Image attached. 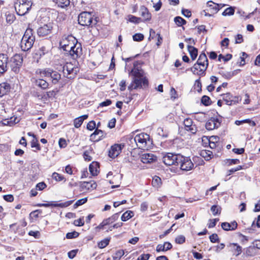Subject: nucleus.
<instances>
[{
  "label": "nucleus",
  "instance_id": "f257e3e1",
  "mask_svg": "<svg viewBox=\"0 0 260 260\" xmlns=\"http://www.w3.org/2000/svg\"><path fill=\"white\" fill-rule=\"evenodd\" d=\"M136 63H134V69L131 71L130 73L133 76V79L131 84L128 86L130 91L138 88H145L148 85L147 79L144 77V72L141 70L135 68Z\"/></svg>",
  "mask_w": 260,
  "mask_h": 260
},
{
  "label": "nucleus",
  "instance_id": "f03ea898",
  "mask_svg": "<svg viewBox=\"0 0 260 260\" xmlns=\"http://www.w3.org/2000/svg\"><path fill=\"white\" fill-rule=\"evenodd\" d=\"M35 41V37L33 34V30L29 28H27L21 40V50L23 51H27L30 50L33 46Z\"/></svg>",
  "mask_w": 260,
  "mask_h": 260
},
{
  "label": "nucleus",
  "instance_id": "7ed1b4c3",
  "mask_svg": "<svg viewBox=\"0 0 260 260\" xmlns=\"http://www.w3.org/2000/svg\"><path fill=\"white\" fill-rule=\"evenodd\" d=\"M162 161L166 166L174 165L178 166V160L182 158V155L180 153L162 152Z\"/></svg>",
  "mask_w": 260,
  "mask_h": 260
},
{
  "label": "nucleus",
  "instance_id": "20e7f679",
  "mask_svg": "<svg viewBox=\"0 0 260 260\" xmlns=\"http://www.w3.org/2000/svg\"><path fill=\"white\" fill-rule=\"evenodd\" d=\"M32 3L29 0H17L15 3V9L17 14L24 15L30 9Z\"/></svg>",
  "mask_w": 260,
  "mask_h": 260
},
{
  "label": "nucleus",
  "instance_id": "39448f33",
  "mask_svg": "<svg viewBox=\"0 0 260 260\" xmlns=\"http://www.w3.org/2000/svg\"><path fill=\"white\" fill-rule=\"evenodd\" d=\"M37 74H40L41 77H50L52 83L56 84L61 79V75L57 72L53 71V70L47 68L44 70H39L36 71Z\"/></svg>",
  "mask_w": 260,
  "mask_h": 260
},
{
  "label": "nucleus",
  "instance_id": "423d86ee",
  "mask_svg": "<svg viewBox=\"0 0 260 260\" xmlns=\"http://www.w3.org/2000/svg\"><path fill=\"white\" fill-rule=\"evenodd\" d=\"M79 24L83 26H90L92 24L95 25L98 21L96 18L93 21L92 15L91 13L87 12H83L80 14L78 16Z\"/></svg>",
  "mask_w": 260,
  "mask_h": 260
},
{
  "label": "nucleus",
  "instance_id": "0eeeda50",
  "mask_svg": "<svg viewBox=\"0 0 260 260\" xmlns=\"http://www.w3.org/2000/svg\"><path fill=\"white\" fill-rule=\"evenodd\" d=\"M178 162V166H180V169L182 171H188L194 168V164L189 156L182 155V158H180Z\"/></svg>",
  "mask_w": 260,
  "mask_h": 260
},
{
  "label": "nucleus",
  "instance_id": "6e6552de",
  "mask_svg": "<svg viewBox=\"0 0 260 260\" xmlns=\"http://www.w3.org/2000/svg\"><path fill=\"white\" fill-rule=\"evenodd\" d=\"M23 58L22 56L16 54L11 58V68L12 70L15 73H18L20 70V68L22 65Z\"/></svg>",
  "mask_w": 260,
  "mask_h": 260
},
{
  "label": "nucleus",
  "instance_id": "1a4fd4ad",
  "mask_svg": "<svg viewBox=\"0 0 260 260\" xmlns=\"http://www.w3.org/2000/svg\"><path fill=\"white\" fill-rule=\"evenodd\" d=\"M197 63L202 67V68L200 69L199 72H197V75L199 76H204L205 74V72L208 66V59L205 53H202L200 55Z\"/></svg>",
  "mask_w": 260,
  "mask_h": 260
},
{
  "label": "nucleus",
  "instance_id": "9d476101",
  "mask_svg": "<svg viewBox=\"0 0 260 260\" xmlns=\"http://www.w3.org/2000/svg\"><path fill=\"white\" fill-rule=\"evenodd\" d=\"M69 54L73 59H76L82 54V48L80 43L74 44L68 50L67 54Z\"/></svg>",
  "mask_w": 260,
  "mask_h": 260
},
{
  "label": "nucleus",
  "instance_id": "9b49d317",
  "mask_svg": "<svg viewBox=\"0 0 260 260\" xmlns=\"http://www.w3.org/2000/svg\"><path fill=\"white\" fill-rule=\"evenodd\" d=\"M124 146V143L115 144L111 146L109 151V156L112 158L117 157L120 154Z\"/></svg>",
  "mask_w": 260,
  "mask_h": 260
},
{
  "label": "nucleus",
  "instance_id": "f8f14e48",
  "mask_svg": "<svg viewBox=\"0 0 260 260\" xmlns=\"http://www.w3.org/2000/svg\"><path fill=\"white\" fill-rule=\"evenodd\" d=\"M75 41L77 42L75 38L72 36H70L61 40L60 42V46L63 50L67 52L68 50H69L70 48L74 44Z\"/></svg>",
  "mask_w": 260,
  "mask_h": 260
},
{
  "label": "nucleus",
  "instance_id": "ddd939ff",
  "mask_svg": "<svg viewBox=\"0 0 260 260\" xmlns=\"http://www.w3.org/2000/svg\"><path fill=\"white\" fill-rule=\"evenodd\" d=\"M53 28V25L51 23L44 24L43 26L40 27L37 30L38 35L40 37H45L51 33Z\"/></svg>",
  "mask_w": 260,
  "mask_h": 260
},
{
  "label": "nucleus",
  "instance_id": "4468645a",
  "mask_svg": "<svg viewBox=\"0 0 260 260\" xmlns=\"http://www.w3.org/2000/svg\"><path fill=\"white\" fill-rule=\"evenodd\" d=\"M141 161L144 164H150L157 161V157L152 153H144L140 156Z\"/></svg>",
  "mask_w": 260,
  "mask_h": 260
},
{
  "label": "nucleus",
  "instance_id": "2eb2a0df",
  "mask_svg": "<svg viewBox=\"0 0 260 260\" xmlns=\"http://www.w3.org/2000/svg\"><path fill=\"white\" fill-rule=\"evenodd\" d=\"M8 57L7 54H0V74H4L7 71Z\"/></svg>",
  "mask_w": 260,
  "mask_h": 260
},
{
  "label": "nucleus",
  "instance_id": "dca6fc26",
  "mask_svg": "<svg viewBox=\"0 0 260 260\" xmlns=\"http://www.w3.org/2000/svg\"><path fill=\"white\" fill-rule=\"evenodd\" d=\"M74 201V200H71L61 203H55L54 202H51L48 203H43V206L45 207H54L65 208L70 206Z\"/></svg>",
  "mask_w": 260,
  "mask_h": 260
},
{
  "label": "nucleus",
  "instance_id": "f3484780",
  "mask_svg": "<svg viewBox=\"0 0 260 260\" xmlns=\"http://www.w3.org/2000/svg\"><path fill=\"white\" fill-rule=\"evenodd\" d=\"M140 15L142 16V22L149 21L151 19V14L148 9L144 6H141L140 8Z\"/></svg>",
  "mask_w": 260,
  "mask_h": 260
},
{
  "label": "nucleus",
  "instance_id": "a211bd4d",
  "mask_svg": "<svg viewBox=\"0 0 260 260\" xmlns=\"http://www.w3.org/2000/svg\"><path fill=\"white\" fill-rule=\"evenodd\" d=\"M61 68L64 75L66 74V72H67V75L71 74L72 73L76 74L77 72L78 71V68H74L73 67V64L71 63H67L65 65L62 67Z\"/></svg>",
  "mask_w": 260,
  "mask_h": 260
},
{
  "label": "nucleus",
  "instance_id": "6ab92c4d",
  "mask_svg": "<svg viewBox=\"0 0 260 260\" xmlns=\"http://www.w3.org/2000/svg\"><path fill=\"white\" fill-rule=\"evenodd\" d=\"M221 228L225 231H234L237 229L238 223L235 220L231 223L224 222L221 223Z\"/></svg>",
  "mask_w": 260,
  "mask_h": 260
},
{
  "label": "nucleus",
  "instance_id": "aec40b11",
  "mask_svg": "<svg viewBox=\"0 0 260 260\" xmlns=\"http://www.w3.org/2000/svg\"><path fill=\"white\" fill-rule=\"evenodd\" d=\"M32 81L35 86L42 89H46L48 88L49 83L42 78H33Z\"/></svg>",
  "mask_w": 260,
  "mask_h": 260
},
{
  "label": "nucleus",
  "instance_id": "412c9836",
  "mask_svg": "<svg viewBox=\"0 0 260 260\" xmlns=\"http://www.w3.org/2000/svg\"><path fill=\"white\" fill-rule=\"evenodd\" d=\"M220 125V122L218 119H213L209 120L206 124L207 130H213L218 128Z\"/></svg>",
  "mask_w": 260,
  "mask_h": 260
},
{
  "label": "nucleus",
  "instance_id": "4be33fe9",
  "mask_svg": "<svg viewBox=\"0 0 260 260\" xmlns=\"http://www.w3.org/2000/svg\"><path fill=\"white\" fill-rule=\"evenodd\" d=\"M105 137L104 131H94L90 136V140L93 142H97Z\"/></svg>",
  "mask_w": 260,
  "mask_h": 260
},
{
  "label": "nucleus",
  "instance_id": "5701e85b",
  "mask_svg": "<svg viewBox=\"0 0 260 260\" xmlns=\"http://www.w3.org/2000/svg\"><path fill=\"white\" fill-rule=\"evenodd\" d=\"M228 247L231 248V251L236 256H239L242 252V247L236 243H230Z\"/></svg>",
  "mask_w": 260,
  "mask_h": 260
},
{
  "label": "nucleus",
  "instance_id": "b1692460",
  "mask_svg": "<svg viewBox=\"0 0 260 260\" xmlns=\"http://www.w3.org/2000/svg\"><path fill=\"white\" fill-rule=\"evenodd\" d=\"M80 187L82 189H86L87 190H90V189H96L97 184L96 182L93 181L91 180L89 182L87 181H84V182H80Z\"/></svg>",
  "mask_w": 260,
  "mask_h": 260
},
{
  "label": "nucleus",
  "instance_id": "393cba45",
  "mask_svg": "<svg viewBox=\"0 0 260 260\" xmlns=\"http://www.w3.org/2000/svg\"><path fill=\"white\" fill-rule=\"evenodd\" d=\"M100 168V163L97 161H92L89 166V171L90 174L93 176H97L99 173L98 168Z\"/></svg>",
  "mask_w": 260,
  "mask_h": 260
},
{
  "label": "nucleus",
  "instance_id": "a878e982",
  "mask_svg": "<svg viewBox=\"0 0 260 260\" xmlns=\"http://www.w3.org/2000/svg\"><path fill=\"white\" fill-rule=\"evenodd\" d=\"M173 246L169 242H165L164 244H158L156 248V251L157 252L160 251H166L172 248Z\"/></svg>",
  "mask_w": 260,
  "mask_h": 260
},
{
  "label": "nucleus",
  "instance_id": "bb28decb",
  "mask_svg": "<svg viewBox=\"0 0 260 260\" xmlns=\"http://www.w3.org/2000/svg\"><path fill=\"white\" fill-rule=\"evenodd\" d=\"M149 138V135L147 134L142 133L137 135L134 138V141L136 144L137 142L143 144L146 143L147 139Z\"/></svg>",
  "mask_w": 260,
  "mask_h": 260
},
{
  "label": "nucleus",
  "instance_id": "cd10ccee",
  "mask_svg": "<svg viewBox=\"0 0 260 260\" xmlns=\"http://www.w3.org/2000/svg\"><path fill=\"white\" fill-rule=\"evenodd\" d=\"M10 85L6 82L0 84V96L7 94L10 90Z\"/></svg>",
  "mask_w": 260,
  "mask_h": 260
},
{
  "label": "nucleus",
  "instance_id": "c85d7f7f",
  "mask_svg": "<svg viewBox=\"0 0 260 260\" xmlns=\"http://www.w3.org/2000/svg\"><path fill=\"white\" fill-rule=\"evenodd\" d=\"M51 49V46L49 44H46L41 46L37 51V54L42 57L48 53Z\"/></svg>",
  "mask_w": 260,
  "mask_h": 260
},
{
  "label": "nucleus",
  "instance_id": "c756f323",
  "mask_svg": "<svg viewBox=\"0 0 260 260\" xmlns=\"http://www.w3.org/2000/svg\"><path fill=\"white\" fill-rule=\"evenodd\" d=\"M244 254L246 256L252 257L256 254V248L254 245L249 246L244 249Z\"/></svg>",
  "mask_w": 260,
  "mask_h": 260
},
{
  "label": "nucleus",
  "instance_id": "7c9ffc66",
  "mask_svg": "<svg viewBox=\"0 0 260 260\" xmlns=\"http://www.w3.org/2000/svg\"><path fill=\"white\" fill-rule=\"evenodd\" d=\"M20 121V119L17 117H11L10 120L9 119H5L1 122V123L2 125H9L10 126H12L16 123H17Z\"/></svg>",
  "mask_w": 260,
  "mask_h": 260
},
{
  "label": "nucleus",
  "instance_id": "2f4dec72",
  "mask_svg": "<svg viewBox=\"0 0 260 260\" xmlns=\"http://www.w3.org/2000/svg\"><path fill=\"white\" fill-rule=\"evenodd\" d=\"M187 49L192 60L196 59L198 55V49L189 45L187 46Z\"/></svg>",
  "mask_w": 260,
  "mask_h": 260
},
{
  "label": "nucleus",
  "instance_id": "473e14b6",
  "mask_svg": "<svg viewBox=\"0 0 260 260\" xmlns=\"http://www.w3.org/2000/svg\"><path fill=\"white\" fill-rule=\"evenodd\" d=\"M200 155L207 161L210 160L213 156L212 152L207 150H202Z\"/></svg>",
  "mask_w": 260,
  "mask_h": 260
},
{
  "label": "nucleus",
  "instance_id": "72a5a7b5",
  "mask_svg": "<svg viewBox=\"0 0 260 260\" xmlns=\"http://www.w3.org/2000/svg\"><path fill=\"white\" fill-rule=\"evenodd\" d=\"M134 215L133 211L127 210L121 216V219L122 221H126L133 217Z\"/></svg>",
  "mask_w": 260,
  "mask_h": 260
},
{
  "label": "nucleus",
  "instance_id": "f704fd0d",
  "mask_svg": "<svg viewBox=\"0 0 260 260\" xmlns=\"http://www.w3.org/2000/svg\"><path fill=\"white\" fill-rule=\"evenodd\" d=\"M120 213H121V212H119L118 213H115L111 217H110L108 218L105 219V221L108 222L107 224L109 225L111 223L116 221L118 219V218H119V214Z\"/></svg>",
  "mask_w": 260,
  "mask_h": 260
},
{
  "label": "nucleus",
  "instance_id": "c9c22d12",
  "mask_svg": "<svg viewBox=\"0 0 260 260\" xmlns=\"http://www.w3.org/2000/svg\"><path fill=\"white\" fill-rule=\"evenodd\" d=\"M212 1H209L207 3L208 6L212 10V12L213 13H217L220 9V5L219 4H216L215 3H213L211 4Z\"/></svg>",
  "mask_w": 260,
  "mask_h": 260
},
{
  "label": "nucleus",
  "instance_id": "e433bc0d",
  "mask_svg": "<svg viewBox=\"0 0 260 260\" xmlns=\"http://www.w3.org/2000/svg\"><path fill=\"white\" fill-rule=\"evenodd\" d=\"M111 238H106L98 242V246L99 248L103 249L108 246L110 241Z\"/></svg>",
  "mask_w": 260,
  "mask_h": 260
},
{
  "label": "nucleus",
  "instance_id": "4c0bfd02",
  "mask_svg": "<svg viewBox=\"0 0 260 260\" xmlns=\"http://www.w3.org/2000/svg\"><path fill=\"white\" fill-rule=\"evenodd\" d=\"M235 123L238 125H241L244 123H247L248 125L252 126H254L255 125V122L249 119H246L242 120H236L235 121Z\"/></svg>",
  "mask_w": 260,
  "mask_h": 260
},
{
  "label": "nucleus",
  "instance_id": "58836bf2",
  "mask_svg": "<svg viewBox=\"0 0 260 260\" xmlns=\"http://www.w3.org/2000/svg\"><path fill=\"white\" fill-rule=\"evenodd\" d=\"M56 4L60 8H64L70 4V0H56Z\"/></svg>",
  "mask_w": 260,
  "mask_h": 260
},
{
  "label": "nucleus",
  "instance_id": "ea45409f",
  "mask_svg": "<svg viewBox=\"0 0 260 260\" xmlns=\"http://www.w3.org/2000/svg\"><path fill=\"white\" fill-rule=\"evenodd\" d=\"M210 210L214 215H220L221 211V207L217 205H213L211 206Z\"/></svg>",
  "mask_w": 260,
  "mask_h": 260
},
{
  "label": "nucleus",
  "instance_id": "a19ab883",
  "mask_svg": "<svg viewBox=\"0 0 260 260\" xmlns=\"http://www.w3.org/2000/svg\"><path fill=\"white\" fill-rule=\"evenodd\" d=\"M184 125L186 128L185 130H193L192 121L190 118H186L184 121Z\"/></svg>",
  "mask_w": 260,
  "mask_h": 260
},
{
  "label": "nucleus",
  "instance_id": "79ce46f5",
  "mask_svg": "<svg viewBox=\"0 0 260 260\" xmlns=\"http://www.w3.org/2000/svg\"><path fill=\"white\" fill-rule=\"evenodd\" d=\"M161 184V181L160 177L155 176L152 180V185L153 187H158Z\"/></svg>",
  "mask_w": 260,
  "mask_h": 260
},
{
  "label": "nucleus",
  "instance_id": "37998d69",
  "mask_svg": "<svg viewBox=\"0 0 260 260\" xmlns=\"http://www.w3.org/2000/svg\"><path fill=\"white\" fill-rule=\"evenodd\" d=\"M222 95L223 99L226 102V104L228 105H231L233 102V101L231 100L232 97L231 94L230 93H227L223 94Z\"/></svg>",
  "mask_w": 260,
  "mask_h": 260
},
{
  "label": "nucleus",
  "instance_id": "c03bdc74",
  "mask_svg": "<svg viewBox=\"0 0 260 260\" xmlns=\"http://www.w3.org/2000/svg\"><path fill=\"white\" fill-rule=\"evenodd\" d=\"M128 20L131 22L134 23L135 24H138L141 22H142V19L140 17H137L136 16L129 15L128 16Z\"/></svg>",
  "mask_w": 260,
  "mask_h": 260
},
{
  "label": "nucleus",
  "instance_id": "a18cd8bd",
  "mask_svg": "<svg viewBox=\"0 0 260 260\" xmlns=\"http://www.w3.org/2000/svg\"><path fill=\"white\" fill-rule=\"evenodd\" d=\"M174 21L179 26H181L186 23V20L180 16L175 17Z\"/></svg>",
  "mask_w": 260,
  "mask_h": 260
},
{
  "label": "nucleus",
  "instance_id": "49530a36",
  "mask_svg": "<svg viewBox=\"0 0 260 260\" xmlns=\"http://www.w3.org/2000/svg\"><path fill=\"white\" fill-rule=\"evenodd\" d=\"M201 103L204 106H208L211 104V101L208 96L204 95L201 99Z\"/></svg>",
  "mask_w": 260,
  "mask_h": 260
},
{
  "label": "nucleus",
  "instance_id": "de8ad7c7",
  "mask_svg": "<svg viewBox=\"0 0 260 260\" xmlns=\"http://www.w3.org/2000/svg\"><path fill=\"white\" fill-rule=\"evenodd\" d=\"M79 236V233L75 231L67 233L66 238L68 239H74Z\"/></svg>",
  "mask_w": 260,
  "mask_h": 260
},
{
  "label": "nucleus",
  "instance_id": "09e8293b",
  "mask_svg": "<svg viewBox=\"0 0 260 260\" xmlns=\"http://www.w3.org/2000/svg\"><path fill=\"white\" fill-rule=\"evenodd\" d=\"M31 147L36 148L37 150H41V146L38 142L37 138L34 139L30 142Z\"/></svg>",
  "mask_w": 260,
  "mask_h": 260
},
{
  "label": "nucleus",
  "instance_id": "8fccbe9b",
  "mask_svg": "<svg viewBox=\"0 0 260 260\" xmlns=\"http://www.w3.org/2000/svg\"><path fill=\"white\" fill-rule=\"evenodd\" d=\"M52 177L53 179L57 181H61L64 179V181L66 180L63 175L56 172H54L52 174Z\"/></svg>",
  "mask_w": 260,
  "mask_h": 260
},
{
  "label": "nucleus",
  "instance_id": "3c124183",
  "mask_svg": "<svg viewBox=\"0 0 260 260\" xmlns=\"http://www.w3.org/2000/svg\"><path fill=\"white\" fill-rule=\"evenodd\" d=\"M235 10L233 8L229 7L226 8L222 13L223 16H231L234 14Z\"/></svg>",
  "mask_w": 260,
  "mask_h": 260
},
{
  "label": "nucleus",
  "instance_id": "603ef678",
  "mask_svg": "<svg viewBox=\"0 0 260 260\" xmlns=\"http://www.w3.org/2000/svg\"><path fill=\"white\" fill-rule=\"evenodd\" d=\"M87 201V198H84L80 200H78L74 204V208H77L78 207L86 203Z\"/></svg>",
  "mask_w": 260,
  "mask_h": 260
},
{
  "label": "nucleus",
  "instance_id": "864d4df0",
  "mask_svg": "<svg viewBox=\"0 0 260 260\" xmlns=\"http://www.w3.org/2000/svg\"><path fill=\"white\" fill-rule=\"evenodd\" d=\"M209 239L212 243H219L220 239L217 234H212L209 236Z\"/></svg>",
  "mask_w": 260,
  "mask_h": 260
},
{
  "label": "nucleus",
  "instance_id": "5fc2aeb1",
  "mask_svg": "<svg viewBox=\"0 0 260 260\" xmlns=\"http://www.w3.org/2000/svg\"><path fill=\"white\" fill-rule=\"evenodd\" d=\"M185 237L183 235H179L176 237L175 241L177 244H182L185 242Z\"/></svg>",
  "mask_w": 260,
  "mask_h": 260
},
{
  "label": "nucleus",
  "instance_id": "6e6d98bb",
  "mask_svg": "<svg viewBox=\"0 0 260 260\" xmlns=\"http://www.w3.org/2000/svg\"><path fill=\"white\" fill-rule=\"evenodd\" d=\"M123 250H119L115 253V255L113 257V260H120V258L124 255Z\"/></svg>",
  "mask_w": 260,
  "mask_h": 260
},
{
  "label": "nucleus",
  "instance_id": "4d7b16f0",
  "mask_svg": "<svg viewBox=\"0 0 260 260\" xmlns=\"http://www.w3.org/2000/svg\"><path fill=\"white\" fill-rule=\"evenodd\" d=\"M74 224L78 226H82L84 224V217H81L74 221Z\"/></svg>",
  "mask_w": 260,
  "mask_h": 260
},
{
  "label": "nucleus",
  "instance_id": "13d9d810",
  "mask_svg": "<svg viewBox=\"0 0 260 260\" xmlns=\"http://www.w3.org/2000/svg\"><path fill=\"white\" fill-rule=\"evenodd\" d=\"M201 68H202V67L196 63L193 65V66L192 68H190V71L192 72L193 74L197 75V72H199Z\"/></svg>",
  "mask_w": 260,
  "mask_h": 260
},
{
  "label": "nucleus",
  "instance_id": "bf43d9fd",
  "mask_svg": "<svg viewBox=\"0 0 260 260\" xmlns=\"http://www.w3.org/2000/svg\"><path fill=\"white\" fill-rule=\"evenodd\" d=\"M202 145L205 147H207L210 145V140L208 139V136H203L202 138Z\"/></svg>",
  "mask_w": 260,
  "mask_h": 260
},
{
  "label": "nucleus",
  "instance_id": "052dcab7",
  "mask_svg": "<svg viewBox=\"0 0 260 260\" xmlns=\"http://www.w3.org/2000/svg\"><path fill=\"white\" fill-rule=\"evenodd\" d=\"M225 162L228 164L229 166L232 165H236L240 163V160L239 159H225Z\"/></svg>",
  "mask_w": 260,
  "mask_h": 260
},
{
  "label": "nucleus",
  "instance_id": "680f3d73",
  "mask_svg": "<svg viewBox=\"0 0 260 260\" xmlns=\"http://www.w3.org/2000/svg\"><path fill=\"white\" fill-rule=\"evenodd\" d=\"M96 126V123L94 121L91 120L89 121L86 126L87 130H95Z\"/></svg>",
  "mask_w": 260,
  "mask_h": 260
},
{
  "label": "nucleus",
  "instance_id": "e2e57ef3",
  "mask_svg": "<svg viewBox=\"0 0 260 260\" xmlns=\"http://www.w3.org/2000/svg\"><path fill=\"white\" fill-rule=\"evenodd\" d=\"M133 39L135 41H141L144 39V35L142 34H136L133 36Z\"/></svg>",
  "mask_w": 260,
  "mask_h": 260
},
{
  "label": "nucleus",
  "instance_id": "0e129e2a",
  "mask_svg": "<svg viewBox=\"0 0 260 260\" xmlns=\"http://www.w3.org/2000/svg\"><path fill=\"white\" fill-rule=\"evenodd\" d=\"M238 236L239 237L242 238V239H241V242L243 244H245L249 240V238L247 236L244 235L243 234H241V233H238Z\"/></svg>",
  "mask_w": 260,
  "mask_h": 260
},
{
  "label": "nucleus",
  "instance_id": "69168bd1",
  "mask_svg": "<svg viewBox=\"0 0 260 260\" xmlns=\"http://www.w3.org/2000/svg\"><path fill=\"white\" fill-rule=\"evenodd\" d=\"M78 250H79L78 249H76L72 250L70 251L69 252H68V256L69 258L70 259L74 258L76 256Z\"/></svg>",
  "mask_w": 260,
  "mask_h": 260
},
{
  "label": "nucleus",
  "instance_id": "338daca9",
  "mask_svg": "<svg viewBox=\"0 0 260 260\" xmlns=\"http://www.w3.org/2000/svg\"><path fill=\"white\" fill-rule=\"evenodd\" d=\"M47 187L46 184L44 182H41L37 184L36 186V190H42Z\"/></svg>",
  "mask_w": 260,
  "mask_h": 260
},
{
  "label": "nucleus",
  "instance_id": "774afa93",
  "mask_svg": "<svg viewBox=\"0 0 260 260\" xmlns=\"http://www.w3.org/2000/svg\"><path fill=\"white\" fill-rule=\"evenodd\" d=\"M151 254L149 253H143L138 257L137 260H148Z\"/></svg>",
  "mask_w": 260,
  "mask_h": 260
}]
</instances>
